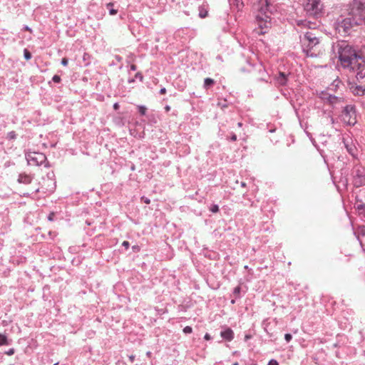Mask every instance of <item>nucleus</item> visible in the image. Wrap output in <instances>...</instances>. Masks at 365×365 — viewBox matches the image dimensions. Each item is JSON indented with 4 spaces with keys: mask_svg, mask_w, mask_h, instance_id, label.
Masks as SVG:
<instances>
[{
    "mask_svg": "<svg viewBox=\"0 0 365 365\" xmlns=\"http://www.w3.org/2000/svg\"><path fill=\"white\" fill-rule=\"evenodd\" d=\"M27 162L30 165L38 166L42 165L46 160V157L43 153L37 152H31L26 155Z\"/></svg>",
    "mask_w": 365,
    "mask_h": 365,
    "instance_id": "obj_7",
    "label": "nucleus"
},
{
    "mask_svg": "<svg viewBox=\"0 0 365 365\" xmlns=\"http://www.w3.org/2000/svg\"><path fill=\"white\" fill-rule=\"evenodd\" d=\"M247 268H248L247 265L245 266V269H247Z\"/></svg>",
    "mask_w": 365,
    "mask_h": 365,
    "instance_id": "obj_53",
    "label": "nucleus"
},
{
    "mask_svg": "<svg viewBox=\"0 0 365 365\" xmlns=\"http://www.w3.org/2000/svg\"><path fill=\"white\" fill-rule=\"evenodd\" d=\"M136 69H137V67H136V66H135V65L132 64V65L130 66V70H131V71H135Z\"/></svg>",
    "mask_w": 365,
    "mask_h": 365,
    "instance_id": "obj_40",
    "label": "nucleus"
},
{
    "mask_svg": "<svg viewBox=\"0 0 365 365\" xmlns=\"http://www.w3.org/2000/svg\"><path fill=\"white\" fill-rule=\"evenodd\" d=\"M52 80L55 83H59L61 81V77L58 75H54Z\"/></svg>",
    "mask_w": 365,
    "mask_h": 365,
    "instance_id": "obj_27",
    "label": "nucleus"
},
{
    "mask_svg": "<svg viewBox=\"0 0 365 365\" xmlns=\"http://www.w3.org/2000/svg\"><path fill=\"white\" fill-rule=\"evenodd\" d=\"M356 72V78L359 84L352 85L350 89L354 95L362 96L365 92V68H362Z\"/></svg>",
    "mask_w": 365,
    "mask_h": 365,
    "instance_id": "obj_4",
    "label": "nucleus"
},
{
    "mask_svg": "<svg viewBox=\"0 0 365 365\" xmlns=\"http://www.w3.org/2000/svg\"><path fill=\"white\" fill-rule=\"evenodd\" d=\"M237 125H238L239 127H241L242 125V123H238Z\"/></svg>",
    "mask_w": 365,
    "mask_h": 365,
    "instance_id": "obj_46",
    "label": "nucleus"
},
{
    "mask_svg": "<svg viewBox=\"0 0 365 365\" xmlns=\"http://www.w3.org/2000/svg\"><path fill=\"white\" fill-rule=\"evenodd\" d=\"M328 101L331 105L336 107L337 106H342L344 103V99L342 98L330 95L328 98Z\"/></svg>",
    "mask_w": 365,
    "mask_h": 365,
    "instance_id": "obj_12",
    "label": "nucleus"
},
{
    "mask_svg": "<svg viewBox=\"0 0 365 365\" xmlns=\"http://www.w3.org/2000/svg\"><path fill=\"white\" fill-rule=\"evenodd\" d=\"M322 9V4L320 0H307L305 5V10L309 15L317 18L320 15Z\"/></svg>",
    "mask_w": 365,
    "mask_h": 365,
    "instance_id": "obj_6",
    "label": "nucleus"
},
{
    "mask_svg": "<svg viewBox=\"0 0 365 365\" xmlns=\"http://www.w3.org/2000/svg\"><path fill=\"white\" fill-rule=\"evenodd\" d=\"M16 138V134L14 131H11L7 134V138L9 140H14Z\"/></svg>",
    "mask_w": 365,
    "mask_h": 365,
    "instance_id": "obj_21",
    "label": "nucleus"
},
{
    "mask_svg": "<svg viewBox=\"0 0 365 365\" xmlns=\"http://www.w3.org/2000/svg\"><path fill=\"white\" fill-rule=\"evenodd\" d=\"M151 354H152V353H151L150 351H147V353H146V355H147V356H148V357H150V356H151Z\"/></svg>",
    "mask_w": 365,
    "mask_h": 365,
    "instance_id": "obj_45",
    "label": "nucleus"
},
{
    "mask_svg": "<svg viewBox=\"0 0 365 365\" xmlns=\"http://www.w3.org/2000/svg\"><path fill=\"white\" fill-rule=\"evenodd\" d=\"M210 210L213 213H216L219 211V207L217 205H213L210 207Z\"/></svg>",
    "mask_w": 365,
    "mask_h": 365,
    "instance_id": "obj_25",
    "label": "nucleus"
},
{
    "mask_svg": "<svg viewBox=\"0 0 365 365\" xmlns=\"http://www.w3.org/2000/svg\"><path fill=\"white\" fill-rule=\"evenodd\" d=\"M267 28V24H263V26L262 24H259V26L257 29H255L254 30V33L257 35H261V34H265L267 31H264V29Z\"/></svg>",
    "mask_w": 365,
    "mask_h": 365,
    "instance_id": "obj_17",
    "label": "nucleus"
},
{
    "mask_svg": "<svg viewBox=\"0 0 365 365\" xmlns=\"http://www.w3.org/2000/svg\"><path fill=\"white\" fill-rule=\"evenodd\" d=\"M10 342L7 336L4 334H0V346L9 345Z\"/></svg>",
    "mask_w": 365,
    "mask_h": 365,
    "instance_id": "obj_19",
    "label": "nucleus"
},
{
    "mask_svg": "<svg viewBox=\"0 0 365 365\" xmlns=\"http://www.w3.org/2000/svg\"><path fill=\"white\" fill-rule=\"evenodd\" d=\"M58 362H57V363H56V364H54V365H58Z\"/></svg>",
    "mask_w": 365,
    "mask_h": 365,
    "instance_id": "obj_54",
    "label": "nucleus"
},
{
    "mask_svg": "<svg viewBox=\"0 0 365 365\" xmlns=\"http://www.w3.org/2000/svg\"><path fill=\"white\" fill-rule=\"evenodd\" d=\"M365 23V7L357 1H354L348 16L337 20L336 23Z\"/></svg>",
    "mask_w": 365,
    "mask_h": 365,
    "instance_id": "obj_2",
    "label": "nucleus"
},
{
    "mask_svg": "<svg viewBox=\"0 0 365 365\" xmlns=\"http://www.w3.org/2000/svg\"><path fill=\"white\" fill-rule=\"evenodd\" d=\"M297 24L303 23V21H297Z\"/></svg>",
    "mask_w": 365,
    "mask_h": 365,
    "instance_id": "obj_52",
    "label": "nucleus"
},
{
    "mask_svg": "<svg viewBox=\"0 0 365 365\" xmlns=\"http://www.w3.org/2000/svg\"><path fill=\"white\" fill-rule=\"evenodd\" d=\"M232 365H239V364L237 362H235Z\"/></svg>",
    "mask_w": 365,
    "mask_h": 365,
    "instance_id": "obj_51",
    "label": "nucleus"
},
{
    "mask_svg": "<svg viewBox=\"0 0 365 365\" xmlns=\"http://www.w3.org/2000/svg\"><path fill=\"white\" fill-rule=\"evenodd\" d=\"M277 83L280 86H284L287 83V78L284 73L279 72V75L276 77Z\"/></svg>",
    "mask_w": 365,
    "mask_h": 365,
    "instance_id": "obj_15",
    "label": "nucleus"
},
{
    "mask_svg": "<svg viewBox=\"0 0 365 365\" xmlns=\"http://www.w3.org/2000/svg\"><path fill=\"white\" fill-rule=\"evenodd\" d=\"M204 339L205 340H210L211 339V336H210V335L209 334L207 333V334H205V335L204 336Z\"/></svg>",
    "mask_w": 365,
    "mask_h": 365,
    "instance_id": "obj_38",
    "label": "nucleus"
},
{
    "mask_svg": "<svg viewBox=\"0 0 365 365\" xmlns=\"http://www.w3.org/2000/svg\"><path fill=\"white\" fill-rule=\"evenodd\" d=\"M113 4L112 3H109L107 4V9L109 10V13L110 15H114L117 13V10L113 9Z\"/></svg>",
    "mask_w": 365,
    "mask_h": 365,
    "instance_id": "obj_20",
    "label": "nucleus"
},
{
    "mask_svg": "<svg viewBox=\"0 0 365 365\" xmlns=\"http://www.w3.org/2000/svg\"><path fill=\"white\" fill-rule=\"evenodd\" d=\"M24 29L25 30H29V28L26 26L24 27Z\"/></svg>",
    "mask_w": 365,
    "mask_h": 365,
    "instance_id": "obj_48",
    "label": "nucleus"
},
{
    "mask_svg": "<svg viewBox=\"0 0 365 365\" xmlns=\"http://www.w3.org/2000/svg\"><path fill=\"white\" fill-rule=\"evenodd\" d=\"M165 110H166L167 112H168V111H170V107L169 106H166L165 107Z\"/></svg>",
    "mask_w": 365,
    "mask_h": 365,
    "instance_id": "obj_44",
    "label": "nucleus"
},
{
    "mask_svg": "<svg viewBox=\"0 0 365 365\" xmlns=\"http://www.w3.org/2000/svg\"><path fill=\"white\" fill-rule=\"evenodd\" d=\"M113 108L118 110L119 108V104L118 103H114Z\"/></svg>",
    "mask_w": 365,
    "mask_h": 365,
    "instance_id": "obj_41",
    "label": "nucleus"
},
{
    "mask_svg": "<svg viewBox=\"0 0 365 365\" xmlns=\"http://www.w3.org/2000/svg\"><path fill=\"white\" fill-rule=\"evenodd\" d=\"M354 183L356 187L365 185V174L363 169L357 168L354 172Z\"/></svg>",
    "mask_w": 365,
    "mask_h": 365,
    "instance_id": "obj_8",
    "label": "nucleus"
},
{
    "mask_svg": "<svg viewBox=\"0 0 365 365\" xmlns=\"http://www.w3.org/2000/svg\"><path fill=\"white\" fill-rule=\"evenodd\" d=\"M268 365H279V364L276 360L272 359L269 361Z\"/></svg>",
    "mask_w": 365,
    "mask_h": 365,
    "instance_id": "obj_32",
    "label": "nucleus"
},
{
    "mask_svg": "<svg viewBox=\"0 0 365 365\" xmlns=\"http://www.w3.org/2000/svg\"><path fill=\"white\" fill-rule=\"evenodd\" d=\"M129 359L131 362H133L134 361V359H135V356L134 355H130L129 356Z\"/></svg>",
    "mask_w": 365,
    "mask_h": 365,
    "instance_id": "obj_42",
    "label": "nucleus"
},
{
    "mask_svg": "<svg viewBox=\"0 0 365 365\" xmlns=\"http://www.w3.org/2000/svg\"><path fill=\"white\" fill-rule=\"evenodd\" d=\"M292 336L290 334H286L284 335V339L287 341V342H289L292 339Z\"/></svg>",
    "mask_w": 365,
    "mask_h": 365,
    "instance_id": "obj_28",
    "label": "nucleus"
},
{
    "mask_svg": "<svg viewBox=\"0 0 365 365\" xmlns=\"http://www.w3.org/2000/svg\"><path fill=\"white\" fill-rule=\"evenodd\" d=\"M305 38H307L309 41V47L313 48L314 46L319 43V39L317 37L314 36L312 33H307L305 34Z\"/></svg>",
    "mask_w": 365,
    "mask_h": 365,
    "instance_id": "obj_13",
    "label": "nucleus"
},
{
    "mask_svg": "<svg viewBox=\"0 0 365 365\" xmlns=\"http://www.w3.org/2000/svg\"><path fill=\"white\" fill-rule=\"evenodd\" d=\"M220 336L225 340L230 341L234 338V332L230 328H227L220 332Z\"/></svg>",
    "mask_w": 365,
    "mask_h": 365,
    "instance_id": "obj_11",
    "label": "nucleus"
},
{
    "mask_svg": "<svg viewBox=\"0 0 365 365\" xmlns=\"http://www.w3.org/2000/svg\"><path fill=\"white\" fill-rule=\"evenodd\" d=\"M32 180L31 175L22 173L19 175L18 181L21 183L29 184Z\"/></svg>",
    "mask_w": 365,
    "mask_h": 365,
    "instance_id": "obj_14",
    "label": "nucleus"
},
{
    "mask_svg": "<svg viewBox=\"0 0 365 365\" xmlns=\"http://www.w3.org/2000/svg\"><path fill=\"white\" fill-rule=\"evenodd\" d=\"M166 93V89L165 88H163L160 90V94H165Z\"/></svg>",
    "mask_w": 365,
    "mask_h": 365,
    "instance_id": "obj_39",
    "label": "nucleus"
},
{
    "mask_svg": "<svg viewBox=\"0 0 365 365\" xmlns=\"http://www.w3.org/2000/svg\"><path fill=\"white\" fill-rule=\"evenodd\" d=\"M68 61L66 58H63L61 60V64L64 66H66L68 65Z\"/></svg>",
    "mask_w": 365,
    "mask_h": 365,
    "instance_id": "obj_31",
    "label": "nucleus"
},
{
    "mask_svg": "<svg viewBox=\"0 0 365 365\" xmlns=\"http://www.w3.org/2000/svg\"><path fill=\"white\" fill-rule=\"evenodd\" d=\"M135 76H136V77H139V76H140V78H142V76H140V73H137Z\"/></svg>",
    "mask_w": 365,
    "mask_h": 365,
    "instance_id": "obj_47",
    "label": "nucleus"
},
{
    "mask_svg": "<svg viewBox=\"0 0 365 365\" xmlns=\"http://www.w3.org/2000/svg\"><path fill=\"white\" fill-rule=\"evenodd\" d=\"M363 52L365 53V45L363 46Z\"/></svg>",
    "mask_w": 365,
    "mask_h": 365,
    "instance_id": "obj_49",
    "label": "nucleus"
},
{
    "mask_svg": "<svg viewBox=\"0 0 365 365\" xmlns=\"http://www.w3.org/2000/svg\"><path fill=\"white\" fill-rule=\"evenodd\" d=\"M231 140L232 141H236L237 140V135L235 134H232V136H231Z\"/></svg>",
    "mask_w": 365,
    "mask_h": 365,
    "instance_id": "obj_37",
    "label": "nucleus"
},
{
    "mask_svg": "<svg viewBox=\"0 0 365 365\" xmlns=\"http://www.w3.org/2000/svg\"><path fill=\"white\" fill-rule=\"evenodd\" d=\"M14 352H15L14 349L11 348L6 351V354H7L9 356H11L14 354Z\"/></svg>",
    "mask_w": 365,
    "mask_h": 365,
    "instance_id": "obj_29",
    "label": "nucleus"
},
{
    "mask_svg": "<svg viewBox=\"0 0 365 365\" xmlns=\"http://www.w3.org/2000/svg\"><path fill=\"white\" fill-rule=\"evenodd\" d=\"M138 111H139V113H140L142 115H145V113H146V110H147V108H146L145 106H139L138 107Z\"/></svg>",
    "mask_w": 365,
    "mask_h": 365,
    "instance_id": "obj_22",
    "label": "nucleus"
},
{
    "mask_svg": "<svg viewBox=\"0 0 365 365\" xmlns=\"http://www.w3.org/2000/svg\"><path fill=\"white\" fill-rule=\"evenodd\" d=\"M312 47H310L309 49L306 51V55L308 57H315L317 56V54H315L314 52L312 51Z\"/></svg>",
    "mask_w": 365,
    "mask_h": 365,
    "instance_id": "obj_23",
    "label": "nucleus"
},
{
    "mask_svg": "<svg viewBox=\"0 0 365 365\" xmlns=\"http://www.w3.org/2000/svg\"><path fill=\"white\" fill-rule=\"evenodd\" d=\"M10 365H14V364H10Z\"/></svg>",
    "mask_w": 365,
    "mask_h": 365,
    "instance_id": "obj_55",
    "label": "nucleus"
},
{
    "mask_svg": "<svg viewBox=\"0 0 365 365\" xmlns=\"http://www.w3.org/2000/svg\"><path fill=\"white\" fill-rule=\"evenodd\" d=\"M351 24H334L336 31L341 36H346L349 34Z\"/></svg>",
    "mask_w": 365,
    "mask_h": 365,
    "instance_id": "obj_9",
    "label": "nucleus"
},
{
    "mask_svg": "<svg viewBox=\"0 0 365 365\" xmlns=\"http://www.w3.org/2000/svg\"><path fill=\"white\" fill-rule=\"evenodd\" d=\"M24 56L26 60H29L31 58V54L27 49H24Z\"/></svg>",
    "mask_w": 365,
    "mask_h": 365,
    "instance_id": "obj_24",
    "label": "nucleus"
},
{
    "mask_svg": "<svg viewBox=\"0 0 365 365\" xmlns=\"http://www.w3.org/2000/svg\"><path fill=\"white\" fill-rule=\"evenodd\" d=\"M241 185H242V187H245V182H242V183H241Z\"/></svg>",
    "mask_w": 365,
    "mask_h": 365,
    "instance_id": "obj_50",
    "label": "nucleus"
},
{
    "mask_svg": "<svg viewBox=\"0 0 365 365\" xmlns=\"http://www.w3.org/2000/svg\"><path fill=\"white\" fill-rule=\"evenodd\" d=\"M122 245H123V247H125V249H128V248L129 247V246H130V244H129V242H128V241H124V242L122 243Z\"/></svg>",
    "mask_w": 365,
    "mask_h": 365,
    "instance_id": "obj_34",
    "label": "nucleus"
},
{
    "mask_svg": "<svg viewBox=\"0 0 365 365\" xmlns=\"http://www.w3.org/2000/svg\"><path fill=\"white\" fill-rule=\"evenodd\" d=\"M209 6L207 3H203L198 6V16L200 19H204L208 16Z\"/></svg>",
    "mask_w": 365,
    "mask_h": 365,
    "instance_id": "obj_10",
    "label": "nucleus"
},
{
    "mask_svg": "<svg viewBox=\"0 0 365 365\" xmlns=\"http://www.w3.org/2000/svg\"><path fill=\"white\" fill-rule=\"evenodd\" d=\"M327 121L329 123H331V124H334V118L331 116L329 115V116H327Z\"/></svg>",
    "mask_w": 365,
    "mask_h": 365,
    "instance_id": "obj_33",
    "label": "nucleus"
},
{
    "mask_svg": "<svg viewBox=\"0 0 365 365\" xmlns=\"http://www.w3.org/2000/svg\"><path fill=\"white\" fill-rule=\"evenodd\" d=\"M53 217H54V213L53 212L50 213L48 215V220L53 221Z\"/></svg>",
    "mask_w": 365,
    "mask_h": 365,
    "instance_id": "obj_35",
    "label": "nucleus"
},
{
    "mask_svg": "<svg viewBox=\"0 0 365 365\" xmlns=\"http://www.w3.org/2000/svg\"><path fill=\"white\" fill-rule=\"evenodd\" d=\"M332 51L337 55L341 66L353 71L365 68V62L361 56L349 45L346 41H339L332 45Z\"/></svg>",
    "mask_w": 365,
    "mask_h": 365,
    "instance_id": "obj_1",
    "label": "nucleus"
},
{
    "mask_svg": "<svg viewBox=\"0 0 365 365\" xmlns=\"http://www.w3.org/2000/svg\"><path fill=\"white\" fill-rule=\"evenodd\" d=\"M256 19L259 21L264 23H271L273 20L272 17L274 15L275 7L271 3V0H264L260 1L256 7Z\"/></svg>",
    "mask_w": 365,
    "mask_h": 365,
    "instance_id": "obj_3",
    "label": "nucleus"
},
{
    "mask_svg": "<svg viewBox=\"0 0 365 365\" xmlns=\"http://www.w3.org/2000/svg\"><path fill=\"white\" fill-rule=\"evenodd\" d=\"M235 1L236 3V5H237V8H240V6H243L242 0H235Z\"/></svg>",
    "mask_w": 365,
    "mask_h": 365,
    "instance_id": "obj_30",
    "label": "nucleus"
},
{
    "mask_svg": "<svg viewBox=\"0 0 365 365\" xmlns=\"http://www.w3.org/2000/svg\"><path fill=\"white\" fill-rule=\"evenodd\" d=\"M345 146L347 149V151L353 157H355L356 153V148L354 145H349L347 143L344 142Z\"/></svg>",
    "mask_w": 365,
    "mask_h": 365,
    "instance_id": "obj_16",
    "label": "nucleus"
},
{
    "mask_svg": "<svg viewBox=\"0 0 365 365\" xmlns=\"http://www.w3.org/2000/svg\"><path fill=\"white\" fill-rule=\"evenodd\" d=\"M240 287H237L235 288V289H234V293L235 294H238V293H240Z\"/></svg>",
    "mask_w": 365,
    "mask_h": 365,
    "instance_id": "obj_36",
    "label": "nucleus"
},
{
    "mask_svg": "<svg viewBox=\"0 0 365 365\" xmlns=\"http://www.w3.org/2000/svg\"><path fill=\"white\" fill-rule=\"evenodd\" d=\"M142 199L144 200V202H145L146 204H149V203H150V200H149V199H148V198L143 197Z\"/></svg>",
    "mask_w": 365,
    "mask_h": 365,
    "instance_id": "obj_43",
    "label": "nucleus"
},
{
    "mask_svg": "<svg viewBox=\"0 0 365 365\" xmlns=\"http://www.w3.org/2000/svg\"><path fill=\"white\" fill-rule=\"evenodd\" d=\"M341 120L346 125H354L356 123V115L354 107L351 105L346 106L342 111Z\"/></svg>",
    "mask_w": 365,
    "mask_h": 365,
    "instance_id": "obj_5",
    "label": "nucleus"
},
{
    "mask_svg": "<svg viewBox=\"0 0 365 365\" xmlns=\"http://www.w3.org/2000/svg\"><path fill=\"white\" fill-rule=\"evenodd\" d=\"M215 83V81L210 78H206L204 81V88L205 89H208L210 86H212Z\"/></svg>",
    "mask_w": 365,
    "mask_h": 365,
    "instance_id": "obj_18",
    "label": "nucleus"
},
{
    "mask_svg": "<svg viewBox=\"0 0 365 365\" xmlns=\"http://www.w3.org/2000/svg\"><path fill=\"white\" fill-rule=\"evenodd\" d=\"M192 327H190V326H187V327H185L183 329V332H184L185 334H190V333H192Z\"/></svg>",
    "mask_w": 365,
    "mask_h": 365,
    "instance_id": "obj_26",
    "label": "nucleus"
}]
</instances>
